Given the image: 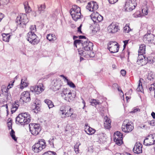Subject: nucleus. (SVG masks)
<instances>
[{
  "instance_id": "1",
  "label": "nucleus",
  "mask_w": 155,
  "mask_h": 155,
  "mask_svg": "<svg viewBox=\"0 0 155 155\" xmlns=\"http://www.w3.org/2000/svg\"><path fill=\"white\" fill-rule=\"evenodd\" d=\"M30 115L26 112L21 113L16 118V122L18 124L24 125L28 124L31 121Z\"/></svg>"
},
{
  "instance_id": "2",
  "label": "nucleus",
  "mask_w": 155,
  "mask_h": 155,
  "mask_svg": "<svg viewBox=\"0 0 155 155\" xmlns=\"http://www.w3.org/2000/svg\"><path fill=\"white\" fill-rule=\"evenodd\" d=\"M28 21L27 15L23 13H20L16 19L17 28H25V25Z\"/></svg>"
},
{
  "instance_id": "3",
  "label": "nucleus",
  "mask_w": 155,
  "mask_h": 155,
  "mask_svg": "<svg viewBox=\"0 0 155 155\" xmlns=\"http://www.w3.org/2000/svg\"><path fill=\"white\" fill-rule=\"evenodd\" d=\"M70 12L72 18L75 21H77L81 17V8L78 5L72 6Z\"/></svg>"
},
{
  "instance_id": "4",
  "label": "nucleus",
  "mask_w": 155,
  "mask_h": 155,
  "mask_svg": "<svg viewBox=\"0 0 155 155\" xmlns=\"http://www.w3.org/2000/svg\"><path fill=\"white\" fill-rule=\"evenodd\" d=\"M46 146L45 140L43 139H41L36 143L32 147V150L35 153H38L45 149Z\"/></svg>"
},
{
  "instance_id": "5",
  "label": "nucleus",
  "mask_w": 155,
  "mask_h": 155,
  "mask_svg": "<svg viewBox=\"0 0 155 155\" xmlns=\"http://www.w3.org/2000/svg\"><path fill=\"white\" fill-rule=\"evenodd\" d=\"M71 110L69 106H63L60 107L59 113L61 115V118H65L69 117L70 115H72V113L71 112Z\"/></svg>"
},
{
  "instance_id": "6",
  "label": "nucleus",
  "mask_w": 155,
  "mask_h": 155,
  "mask_svg": "<svg viewBox=\"0 0 155 155\" xmlns=\"http://www.w3.org/2000/svg\"><path fill=\"white\" fill-rule=\"evenodd\" d=\"M61 97L66 101L70 102L73 100L75 95L67 89L63 88L61 92Z\"/></svg>"
},
{
  "instance_id": "7",
  "label": "nucleus",
  "mask_w": 155,
  "mask_h": 155,
  "mask_svg": "<svg viewBox=\"0 0 155 155\" xmlns=\"http://www.w3.org/2000/svg\"><path fill=\"white\" fill-rule=\"evenodd\" d=\"M136 0H127L124 6L125 11L130 12L134 9L137 6Z\"/></svg>"
},
{
  "instance_id": "8",
  "label": "nucleus",
  "mask_w": 155,
  "mask_h": 155,
  "mask_svg": "<svg viewBox=\"0 0 155 155\" xmlns=\"http://www.w3.org/2000/svg\"><path fill=\"white\" fill-rule=\"evenodd\" d=\"M134 129L132 123L129 122L128 120H125L124 121L122 126V131L125 133H129L131 131Z\"/></svg>"
},
{
  "instance_id": "9",
  "label": "nucleus",
  "mask_w": 155,
  "mask_h": 155,
  "mask_svg": "<svg viewBox=\"0 0 155 155\" xmlns=\"http://www.w3.org/2000/svg\"><path fill=\"white\" fill-rule=\"evenodd\" d=\"M27 39L30 43L33 45H35L39 42L38 37L34 32H29L27 34Z\"/></svg>"
},
{
  "instance_id": "10",
  "label": "nucleus",
  "mask_w": 155,
  "mask_h": 155,
  "mask_svg": "<svg viewBox=\"0 0 155 155\" xmlns=\"http://www.w3.org/2000/svg\"><path fill=\"white\" fill-rule=\"evenodd\" d=\"M30 131L33 135H37L41 130L40 125L35 123L30 124L29 125Z\"/></svg>"
},
{
  "instance_id": "11",
  "label": "nucleus",
  "mask_w": 155,
  "mask_h": 155,
  "mask_svg": "<svg viewBox=\"0 0 155 155\" xmlns=\"http://www.w3.org/2000/svg\"><path fill=\"white\" fill-rule=\"evenodd\" d=\"M43 85L42 83L39 84L37 85L31 86L30 87V90L32 92L35 93L37 94H39L44 91V89Z\"/></svg>"
},
{
  "instance_id": "12",
  "label": "nucleus",
  "mask_w": 155,
  "mask_h": 155,
  "mask_svg": "<svg viewBox=\"0 0 155 155\" xmlns=\"http://www.w3.org/2000/svg\"><path fill=\"white\" fill-rule=\"evenodd\" d=\"M30 100L29 93L28 91H26L23 92L21 94L19 101L21 102V104H22L24 102L29 101Z\"/></svg>"
},
{
  "instance_id": "13",
  "label": "nucleus",
  "mask_w": 155,
  "mask_h": 155,
  "mask_svg": "<svg viewBox=\"0 0 155 155\" xmlns=\"http://www.w3.org/2000/svg\"><path fill=\"white\" fill-rule=\"evenodd\" d=\"M81 45L82 47V49L85 51H88L93 49V44L88 41L87 39L84 41L83 44Z\"/></svg>"
},
{
  "instance_id": "14",
  "label": "nucleus",
  "mask_w": 155,
  "mask_h": 155,
  "mask_svg": "<svg viewBox=\"0 0 155 155\" xmlns=\"http://www.w3.org/2000/svg\"><path fill=\"white\" fill-rule=\"evenodd\" d=\"M148 31L147 33L145 35L143 38V40L146 43H152L153 42L154 38V35Z\"/></svg>"
},
{
  "instance_id": "15",
  "label": "nucleus",
  "mask_w": 155,
  "mask_h": 155,
  "mask_svg": "<svg viewBox=\"0 0 155 155\" xmlns=\"http://www.w3.org/2000/svg\"><path fill=\"white\" fill-rule=\"evenodd\" d=\"M52 88L54 91H55L60 89L62 86L60 80H54L51 82Z\"/></svg>"
},
{
  "instance_id": "16",
  "label": "nucleus",
  "mask_w": 155,
  "mask_h": 155,
  "mask_svg": "<svg viewBox=\"0 0 155 155\" xmlns=\"http://www.w3.org/2000/svg\"><path fill=\"white\" fill-rule=\"evenodd\" d=\"M86 8L90 11L93 12L97 10L98 8V6L96 2H91L88 3Z\"/></svg>"
},
{
  "instance_id": "17",
  "label": "nucleus",
  "mask_w": 155,
  "mask_h": 155,
  "mask_svg": "<svg viewBox=\"0 0 155 155\" xmlns=\"http://www.w3.org/2000/svg\"><path fill=\"white\" fill-rule=\"evenodd\" d=\"M142 144L140 142H137L133 149V152L137 154L141 153L142 152Z\"/></svg>"
},
{
  "instance_id": "18",
  "label": "nucleus",
  "mask_w": 155,
  "mask_h": 155,
  "mask_svg": "<svg viewBox=\"0 0 155 155\" xmlns=\"http://www.w3.org/2000/svg\"><path fill=\"white\" fill-rule=\"evenodd\" d=\"M21 102L19 101H15L12 104V107L11 109L12 113L13 114L16 111L20 105Z\"/></svg>"
},
{
  "instance_id": "19",
  "label": "nucleus",
  "mask_w": 155,
  "mask_h": 155,
  "mask_svg": "<svg viewBox=\"0 0 155 155\" xmlns=\"http://www.w3.org/2000/svg\"><path fill=\"white\" fill-rule=\"evenodd\" d=\"M104 126L105 128L109 129L111 127V121L110 119L107 116L105 117L104 118Z\"/></svg>"
},
{
  "instance_id": "20",
  "label": "nucleus",
  "mask_w": 155,
  "mask_h": 155,
  "mask_svg": "<svg viewBox=\"0 0 155 155\" xmlns=\"http://www.w3.org/2000/svg\"><path fill=\"white\" fill-rule=\"evenodd\" d=\"M146 46L144 44L140 45L138 51L139 55L142 56L143 54L145 53Z\"/></svg>"
},
{
  "instance_id": "21",
  "label": "nucleus",
  "mask_w": 155,
  "mask_h": 155,
  "mask_svg": "<svg viewBox=\"0 0 155 155\" xmlns=\"http://www.w3.org/2000/svg\"><path fill=\"white\" fill-rule=\"evenodd\" d=\"M119 48V44L116 45L114 46L110 47L108 48L111 53H115L117 52L118 51Z\"/></svg>"
},
{
  "instance_id": "22",
  "label": "nucleus",
  "mask_w": 155,
  "mask_h": 155,
  "mask_svg": "<svg viewBox=\"0 0 155 155\" xmlns=\"http://www.w3.org/2000/svg\"><path fill=\"white\" fill-rule=\"evenodd\" d=\"M143 144L146 146H149L150 145L155 144L153 143L152 139H149V135L144 140Z\"/></svg>"
},
{
  "instance_id": "23",
  "label": "nucleus",
  "mask_w": 155,
  "mask_h": 155,
  "mask_svg": "<svg viewBox=\"0 0 155 155\" xmlns=\"http://www.w3.org/2000/svg\"><path fill=\"white\" fill-rule=\"evenodd\" d=\"M146 60V58L144 56H140L139 55L138 59L137 61V63L139 64H141L143 65L144 64L146 63H143V61H145Z\"/></svg>"
},
{
  "instance_id": "24",
  "label": "nucleus",
  "mask_w": 155,
  "mask_h": 155,
  "mask_svg": "<svg viewBox=\"0 0 155 155\" xmlns=\"http://www.w3.org/2000/svg\"><path fill=\"white\" fill-rule=\"evenodd\" d=\"M109 29H119V24L116 22H112L108 27Z\"/></svg>"
},
{
  "instance_id": "25",
  "label": "nucleus",
  "mask_w": 155,
  "mask_h": 155,
  "mask_svg": "<svg viewBox=\"0 0 155 155\" xmlns=\"http://www.w3.org/2000/svg\"><path fill=\"white\" fill-rule=\"evenodd\" d=\"M114 139L117 140L118 139H123V134L120 131H117L115 132L114 135Z\"/></svg>"
},
{
  "instance_id": "26",
  "label": "nucleus",
  "mask_w": 155,
  "mask_h": 155,
  "mask_svg": "<svg viewBox=\"0 0 155 155\" xmlns=\"http://www.w3.org/2000/svg\"><path fill=\"white\" fill-rule=\"evenodd\" d=\"M84 41L82 40H76L74 42V45L75 46L76 48H78L77 46L78 45L81 46V45L83 44Z\"/></svg>"
},
{
  "instance_id": "27",
  "label": "nucleus",
  "mask_w": 155,
  "mask_h": 155,
  "mask_svg": "<svg viewBox=\"0 0 155 155\" xmlns=\"http://www.w3.org/2000/svg\"><path fill=\"white\" fill-rule=\"evenodd\" d=\"M45 8V4L41 5L38 7V12L40 14L43 13Z\"/></svg>"
},
{
  "instance_id": "28",
  "label": "nucleus",
  "mask_w": 155,
  "mask_h": 155,
  "mask_svg": "<svg viewBox=\"0 0 155 155\" xmlns=\"http://www.w3.org/2000/svg\"><path fill=\"white\" fill-rule=\"evenodd\" d=\"M27 84L26 80L25 79L24 80L22 78L21 80V85L20 87V88L21 89H23L28 85Z\"/></svg>"
},
{
  "instance_id": "29",
  "label": "nucleus",
  "mask_w": 155,
  "mask_h": 155,
  "mask_svg": "<svg viewBox=\"0 0 155 155\" xmlns=\"http://www.w3.org/2000/svg\"><path fill=\"white\" fill-rule=\"evenodd\" d=\"M9 34H3L2 35L3 37V40L6 42H8L9 41V39L10 36Z\"/></svg>"
},
{
  "instance_id": "30",
  "label": "nucleus",
  "mask_w": 155,
  "mask_h": 155,
  "mask_svg": "<svg viewBox=\"0 0 155 155\" xmlns=\"http://www.w3.org/2000/svg\"><path fill=\"white\" fill-rule=\"evenodd\" d=\"M44 102L47 104L49 109L54 106L53 103L49 99H47L45 100Z\"/></svg>"
},
{
  "instance_id": "31",
  "label": "nucleus",
  "mask_w": 155,
  "mask_h": 155,
  "mask_svg": "<svg viewBox=\"0 0 155 155\" xmlns=\"http://www.w3.org/2000/svg\"><path fill=\"white\" fill-rule=\"evenodd\" d=\"M25 11L26 12H29L31 11V8L28 5V2H26L24 3Z\"/></svg>"
},
{
  "instance_id": "32",
  "label": "nucleus",
  "mask_w": 155,
  "mask_h": 155,
  "mask_svg": "<svg viewBox=\"0 0 155 155\" xmlns=\"http://www.w3.org/2000/svg\"><path fill=\"white\" fill-rule=\"evenodd\" d=\"M146 59L147 60V63L150 64H153L155 62V59L153 57L149 56L146 58Z\"/></svg>"
},
{
  "instance_id": "33",
  "label": "nucleus",
  "mask_w": 155,
  "mask_h": 155,
  "mask_svg": "<svg viewBox=\"0 0 155 155\" xmlns=\"http://www.w3.org/2000/svg\"><path fill=\"white\" fill-rule=\"evenodd\" d=\"M35 107L33 109V112L35 113H37L38 111L40 110V105L38 104H36V103L35 104Z\"/></svg>"
},
{
  "instance_id": "34",
  "label": "nucleus",
  "mask_w": 155,
  "mask_h": 155,
  "mask_svg": "<svg viewBox=\"0 0 155 155\" xmlns=\"http://www.w3.org/2000/svg\"><path fill=\"white\" fill-rule=\"evenodd\" d=\"M137 90L138 91L142 92L143 90V88L142 84V82L140 81V80L139 81V83L138 86Z\"/></svg>"
},
{
  "instance_id": "35",
  "label": "nucleus",
  "mask_w": 155,
  "mask_h": 155,
  "mask_svg": "<svg viewBox=\"0 0 155 155\" xmlns=\"http://www.w3.org/2000/svg\"><path fill=\"white\" fill-rule=\"evenodd\" d=\"M5 93V95L7 100H10L11 99V96L10 94L8 91V90L6 89V90L4 91Z\"/></svg>"
},
{
  "instance_id": "36",
  "label": "nucleus",
  "mask_w": 155,
  "mask_h": 155,
  "mask_svg": "<svg viewBox=\"0 0 155 155\" xmlns=\"http://www.w3.org/2000/svg\"><path fill=\"white\" fill-rule=\"evenodd\" d=\"M99 15V14L97 12L96 13H94L91 14V18L94 22V21H95V20Z\"/></svg>"
},
{
  "instance_id": "37",
  "label": "nucleus",
  "mask_w": 155,
  "mask_h": 155,
  "mask_svg": "<svg viewBox=\"0 0 155 155\" xmlns=\"http://www.w3.org/2000/svg\"><path fill=\"white\" fill-rule=\"evenodd\" d=\"M82 49L81 50L80 49H78V53L80 55L84 57L86 56L87 52L84 51L83 49Z\"/></svg>"
},
{
  "instance_id": "38",
  "label": "nucleus",
  "mask_w": 155,
  "mask_h": 155,
  "mask_svg": "<svg viewBox=\"0 0 155 155\" xmlns=\"http://www.w3.org/2000/svg\"><path fill=\"white\" fill-rule=\"evenodd\" d=\"M10 135L12 138L15 141L17 140V138L15 135V132L14 130L12 129L11 131L10 132Z\"/></svg>"
},
{
  "instance_id": "39",
  "label": "nucleus",
  "mask_w": 155,
  "mask_h": 155,
  "mask_svg": "<svg viewBox=\"0 0 155 155\" xmlns=\"http://www.w3.org/2000/svg\"><path fill=\"white\" fill-rule=\"evenodd\" d=\"M67 83V84L69 86L73 88L75 87V84L70 80H69L68 79L66 81Z\"/></svg>"
},
{
  "instance_id": "40",
  "label": "nucleus",
  "mask_w": 155,
  "mask_h": 155,
  "mask_svg": "<svg viewBox=\"0 0 155 155\" xmlns=\"http://www.w3.org/2000/svg\"><path fill=\"white\" fill-rule=\"evenodd\" d=\"M118 44L115 41H110L109 42L108 45V48H109L110 47L114 46Z\"/></svg>"
},
{
  "instance_id": "41",
  "label": "nucleus",
  "mask_w": 155,
  "mask_h": 155,
  "mask_svg": "<svg viewBox=\"0 0 155 155\" xmlns=\"http://www.w3.org/2000/svg\"><path fill=\"white\" fill-rule=\"evenodd\" d=\"M123 139H118L117 140H115V139H114V141L116 143L119 145H120L123 143L122 141Z\"/></svg>"
},
{
  "instance_id": "42",
  "label": "nucleus",
  "mask_w": 155,
  "mask_h": 155,
  "mask_svg": "<svg viewBox=\"0 0 155 155\" xmlns=\"http://www.w3.org/2000/svg\"><path fill=\"white\" fill-rule=\"evenodd\" d=\"M95 131V130L94 129L90 127L87 130V133L89 135H92L94 133Z\"/></svg>"
},
{
  "instance_id": "43",
  "label": "nucleus",
  "mask_w": 155,
  "mask_h": 155,
  "mask_svg": "<svg viewBox=\"0 0 155 155\" xmlns=\"http://www.w3.org/2000/svg\"><path fill=\"white\" fill-rule=\"evenodd\" d=\"M101 103L98 100L96 99H93L92 101L91 102V104L92 105L94 106L97 104H99Z\"/></svg>"
},
{
  "instance_id": "44",
  "label": "nucleus",
  "mask_w": 155,
  "mask_h": 155,
  "mask_svg": "<svg viewBox=\"0 0 155 155\" xmlns=\"http://www.w3.org/2000/svg\"><path fill=\"white\" fill-rule=\"evenodd\" d=\"M43 155H56V153L54 151H48L45 152Z\"/></svg>"
},
{
  "instance_id": "45",
  "label": "nucleus",
  "mask_w": 155,
  "mask_h": 155,
  "mask_svg": "<svg viewBox=\"0 0 155 155\" xmlns=\"http://www.w3.org/2000/svg\"><path fill=\"white\" fill-rule=\"evenodd\" d=\"M88 51L87 52V54L89 56V57L90 58H92L94 57L95 55V54L93 51Z\"/></svg>"
},
{
  "instance_id": "46",
  "label": "nucleus",
  "mask_w": 155,
  "mask_h": 155,
  "mask_svg": "<svg viewBox=\"0 0 155 155\" xmlns=\"http://www.w3.org/2000/svg\"><path fill=\"white\" fill-rule=\"evenodd\" d=\"M80 145V143L78 142L75 145L74 147V150L75 151V152L76 153H78V147Z\"/></svg>"
},
{
  "instance_id": "47",
  "label": "nucleus",
  "mask_w": 155,
  "mask_h": 155,
  "mask_svg": "<svg viewBox=\"0 0 155 155\" xmlns=\"http://www.w3.org/2000/svg\"><path fill=\"white\" fill-rule=\"evenodd\" d=\"M54 35L53 34H48L47 36V39L49 41H51L53 39V37Z\"/></svg>"
},
{
  "instance_id": "48",
  "label": "nucleus",
  "mask_w": 155,
  "mask_h": 155,
  "mask_svg": "<svg viewBox=\"0 0 155 155\" xmlns=\"http://www.w3.org/2000/svg\"><path fill=\"white\" fill-rule=\"evenodd\" d=\"M103 19V17L100 15L97 16V18L95 20V21L94 22H100Z\"/></svg>"
},
{
  "instance_id": "49",
  "label": "nucleus",
  "mask_w": 155,
  "mask_h": 155,
  "mask_svg": "<svg viewBox=\"0 0 155 155\" xmlns=\"http://www.w3.org/2000/svg\"><path fill=\"white\" fill-rule=\"evenodd\" d=\"M140 111V109L138 108L135 107L130 112V113L134 114L137 112H139Z\"/></svg>"
},
{
  "instance_id": "50",
  "label": "nucleus",
  "mask_w": 155,
  "mask_h": 155,
  "mask_svg": "<svg viewBox=\"0 0 155 155\" xmlns=\"http://www.w3.org/2000/svg\"><path fill=\"white\" fill-rule=\"evenodd\" d=\"M148 123V124L151 126H155V120H153L151 121H149Z\"/></svg>"
},
{
  "instance_id": "51",
  "label": "nucleus",
  "mask_w": 155,
  "mask_h": 155,
  "mask_svg": "<svg viewBox=\"0 0 155 155\" xmlns=\"http://www.w3.org/2000/svg\"><path fill=\"white\" fill-rule=\"evenodd\" d=\"M90 127L89 126H88V124L87 123H86L85 124V126L84 127V130L85 132L87 133V130L90 128Z\"/></svg>"
},
{
  "instance_id": "52",
  "label": "nucleus",
  "mask_w": 155,
  "mask_h": 155,
  "mask_svg": "<svg viewBox=\"0 0 155 155\" xmlns=\"http://www.w3.org/2000/svg\"><path fill=\"white\" fill-rule=\"evenodd\" d=\"M108 32L110 34H113L116 32L117 31L116 30H107Z\"/></svg>"
},
{
  "instance_id": "53",
  "label": "nucleus",
  "mask_w": 155,
  "mask_h": 155,
  "mask_svg": "<svg viewBox=\"0 0 155 155\" xmlns=\"http://www.w3.org/2000/svg\"><path fill=\"white\" fill-rule=\"evenodd\" d=\"M9 0H0L1 2L4 4H7L9 2Z\"/></svg>"
},
{
  "instance_id": "54",
  "label": "nucleus",
  "mask_w": 155,
  "mask_h": 155,
  "mask_svg": "<svg viewBox=\"0 0 155 155\" xmlns=\"http://www.w3.org/2000/svg\"><path fill=\"white\" fill-rule=\"evenodd\" d=\"M8 127L9 129H11L12 128V123L11 122V120H10V121H9L8 123Z\"/></svg>"
},
{
  "instance_id": "55",
  "label": "nucleus",
  "mask_w": 155,
  "mask_h": 155,
  "mask_svg": "<svg viewBox=\"0 0 155 155\" xmlns=\"http://www.w3.org/2000/svg\"><path fill=\"white\" fill-rule=\"evenodd\" d=\"M109 2L111 4H114L117 2L118 0H108Z\"/></svg>"
},
{
  "instance_id": "56",
  "label": "nucleus",
  "mask_w": 155,
  "mask_h": 155,
  "mask_svg": "<svg viewBox=\"0 0 155 155\" xmlns=\"http://www.w3.org/2000/svg\"><path fill=\"white\" fill-rule=\"evenodd\" d=\"M126 71L124 70H122L120 71V73L123 76H125L126 74Z\"/></svg>"
},
{
  "instance_id": "57",
  "label": "nucleus",
  "mask_w": 155,
  "mask_h": 155,
  "mask_svg": "<svg viewBox=\"0 0 155 155\" xmlns=\"http://www.w3.org/2000/svg\"><path fill=\"white\" fill-rule=\"evenodd\" d=\"M142 12L144 15H146L148 13L147 10L146 9H143L142 10Z\"/></svg>"
},
{
  "instance_id": "58",
  "label": "nucleus",
  "mask_w": 155,
  "mask_h": 155,
  "mask_svg": "<svg viewBox=\"0 0 155 155\" xmlns=\"http://www.w3.org/2000/svg\"><path fill=\"white\" fill-rule=\"evenodd\" d=\"M129 41V40H125V41H123V42L124 43V48H125L126 47L127 44L128 43Z\"/></svg>"
},
{
  "instance_id": "59",
  "label": "nucleus",
  "mask_w": 155,
  "mask_h": 155,
  "mask_svg": "<svg viewBox=\"0 0 155 155\" xmlns=\"http://www.w3.org/2000/svg\"><path fill=\"white\" fill-rule=\"evenodd\" d=\"M54 139V138L53 137L52 139H50L48 141L50 145L53 144V140Z\"/></svg>"
},
{
  "instance_id": "60",
  "label": "nucleus",
  "mask_w": 155,
  "mask_h": 155,
  "mask_svg": "<svg viewBox=\"0 0 155 155\" xmlns=\"http://www.w3.org/2000/svg\"><path fill=\"white\" fill-rule=\"evenodd\" d=\"M124 29H130V27L129 26V24H126V25L124 27Z\"/></svg>"
},
{
  "instance_id": "61",
  "label": "nucleus",
  "mask_w": 155,
  "mask_h": 155,
  "mask_svg": "<svg viewBox=\"0 0 155 155\" xmlns=\"http://www.w3.org/2000/svg\"><path fill=\"white\" fill-rule=\"evenodd\" d=\"M79 38L80 39H84V40H83V41H85L86 40H87L86 39V37L84 36L80 35L79 36Z\"/></svg>"
},
{
  "instance_id": "62",
  "label": "nucleus",
  "mask_w": 155,
  "mask_h": 155,
  "mask_svg": "<svg viewBox=\"0 0 155 155\" xmlns=\"http://www.w3.org/2000/svg\"><path fill=\"white\" fill-rule=\"evenodd\" d=\"M4 18V15L1 13H0V22Z\"/></svg>"
},
{
  "instance_id": "63",
  "label": "nucleus",
  "mask_w": 155,
  "mask_h": 155,
  "mask_svg": "<svg viewBox=\"0 0 155 155\" xmlns=\"http://www.w3.org/2000/svg\"><path fill=\"white\" fill-rule=\"evenodd\" d=\"M36 29V26L35 25H31L30 27V29Z\"/></svg>"
},
{
  "instance_id": "64",
  "label": "nucleus",
  "mask_w": 155,
  "mask_h": 155,
  "mask_svg": "<svg viewBox=\"0 0 155 155\" xmlns=\"http://www.w3.org/2000/svg\"><path fill=\"white\" fill-rule=\"evenodd\" d=\"M151 115L153 119H155V113L153 112L151 114Z\"/></svg>"
}]
</instances>
